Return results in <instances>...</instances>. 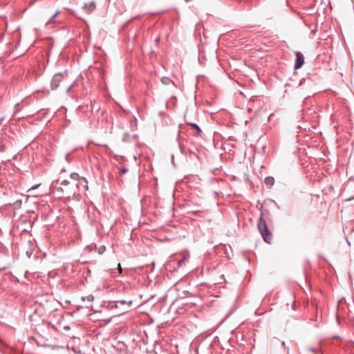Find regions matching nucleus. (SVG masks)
Listing matches in <instances>:
<instances>
[{
	"mask_svg": "<svg viewBox=\"0 0 354 354\" xmlns=\"http://www.w3.org/2000/svg\"><path fill=\"white\" fill-rule=\"evenodd\" d=\"M51 188L60 198L80 201L81 193L88 189V182L85 178L73 173L70 175L69 179L53 180Z\"/></svg>",
	"mask_w": 354,
	"mask_h": 354,
	"instance_id": "obj_1",
	"label": "nucleus"
},
{
	"mask_svg": "<svg viewBox=\"0 0 354 354\" xmlns=\"http://www.w3.org/2000/svg\"><path fill=\"white\" fill-rule=\"evenodd\" d=\"M258 230L261 234L263 240L270 243L272 239V235L270 231L268 230L266 221L263 218L262 215L260 216L258 223Z\"/></svg>",
	"mask_w": 354,
	"mask_h": 354,
	"instance_id": "obj_2",
	"label": "nucleus"
},
{
	"mask_svg": "<svg viewBox=\"0 0 354 354\" xmlns=\"http://www.w3.org/2000/svg\"><path fill=\"white\" fill-rule=\"evenodd\" d=\"M296 59L295 63V69L300 68L304 63V57L301 52H296Z\"/></svg>",
	"mask_w": 354,
	"mask_h": 354,
	"instance_id": "obj_3",
	"label": "nucleus"
},
{
	"mask_svg": "<svg viewBox=\"0 0 354 354\" xmlns=\"http://www.w3.org/2000/svg\"><path fill=\"white\" fill-rule=\"evenodd\" d=\"M63 80V76L62 75V74H55L52 80H51V88L53 90V89H56L59 85V83Z\"/></svg>",
	"mask_w": 354,
	"mask_h": 354,
	"instance_id": "obj_4",
	"label": "nucleus"
},
{
	"mask_svg": "<svg viewBox=\"0 0 354 354\" xmlns=\"http://www.w3.org/2000/svg\"><path fill=\"white\" fill-rule=\"evenodd\" d=\"M95 8V3L93 1H91L88 3H85L84 10L85 12L88 14L91 13Z\"/></svg>",
	"mask_w": 354,
	"mask_h": 354,
	"instance_id": "obj_5",
	"label": "nucleus"
},
{
	"mask_svg": "<svg viewBox=\"0 0 354 354\" xmlns=\"http://www.w3.org/2000/svg\"><path fill=\"white\" fill-rule=\"evenodd\" d=\"M264 182L267 186L271 187L274 184V178L272 176H267L265 178Z\"/></svg>",
	"mask_w": 354,
	"mask_h": 354,
	"instance_id": "obj_6",
	"label": "nucleus"
},
{
	"mask_svg": "<svg viewBox=\"0 0 354 354\" xmlns=\"http://www.w3.org/2000/svg\"><path fill=\"white\" fill-rule=\"evenodd\" d=\"M191 126L194 129L196 130V135L199 136L200 133H201V129H200V127L196 124L194 123L191 124Z\"/></svg>",
	"mask_w": 354,
	"mask_h": 354,
	"instance_id": "obj_7",
	"label": "nucleus"
},
{
	"mask_svg": "<svg viewBox=\"0 0 354 354\" xmlns=\"http://www.w3.org/2000/svg\"><path fill=\"white\" fill-rule=\"evenodd\" d=\"M94 299V297L92 295H89L88 296L82 297V299L83 301H92Z\"/></svg>",
	"mask_w": 354,
	"mask_h": 354,
	"instance_id": "obj_8",
	"label": "nucleus"
},
{
	"mask_svg": "<svg viewBox=\"0 0 354 354\" xmlns=\"http://www.w3.org/2000/svg\"><path fill=\"white\" fill-rule=\"evenodd\" d=\"M59 13V11H57L50 18V19L47 21L46 23V25H49L51 24L52 21L53 19H55Z\"/></svg>",
	"mask_w": 354,
	"mask_h": 354,
	"instance_id": "obj_9",
	"label": "nucleus"
},
{
	"mask_svg": "<svg viewBox=\"0 0 354 354\" xmlns=\"http://www.w3.org/2000/svg\"><path fill=\"white\" fill-rule=\"evenodd\" d=\"M105 249H106L105 246H104V245L100 246L99 248V250H98V253L100 254H102L105 251Z\"/></svg>",
	"mask_w": 354,
	"mask_h": 354,
	"instance_id": "obj_10",
	"label": "nucleus"
},
{
	"mask_svg": "<svg viewBox=\"0 0 354 354\" xmlns=\"http://www.w3.org/2000/svg\"><path fill=\"white\" fill-rule=\"evenodd\" d=\"M117 303H119V304H127V301H126L125 300H119V301H117ZM128 304H129V305H131V304H132V301H128Z\"/></svg>",
	"mask_w": 354,
	"mask_h": 354,
	"instance_id": "obj_11",
	"label": "nucleus"
},
{
	"mask_svg": "<svg viewBox=\"0 0 354 354\" xmlns=\"http://www.w3.org/2000/svg\"><path fill=\"white\" fill-rule=\"evenodd\" d=\"M308 351H311V352H313V353H317V352H318V350H319V349H318L317 348H311V347H309V348H308Z\"/></svg>",
	"mask_w": 354,
	"mask_h": 354,
	"instance_id": "obj_12",
	"label": "nucleus"
},
{
	"mask_svg": "<svg viewBox=\"0 0 354 354\" xmlns=\"http://www.w3.org/2000/svg\"><path fill=\"white\" fill-rule=\"evenodd\" d=\"M127 172V169H125L124 167L120 169V173L121 174H125Z\"/></svg>",
	"mask_w": 354,
	"mask_h": 354,
	"instance_id": "obj_13",
	"label": "nucleus"
},
{
	"mask_svg": "<svg viewBox=\"0 0 354 354\" xmlns=\"http://www.w3.org/2000/svg\"><path fill=\"white\" fill-rule=\"evenodd\" d=\"M63 329H64V330H68L70 329V326H69L68 325L64 326L63 327Z\"/></svg>",
	"mask_w": 354,
	"mask_h": 354,
	"instance_id": "obj_14",
	"label": "nucleus"
},
{
	"mask_svg": "<svg viewBox=\"0 0 354 354\" xmlns=\"http://www.w3.org/2000/svg\"><path fill=\"white\" fill-rule=\"evenodd\" d=\"M118 269H119V270H120V272H121V271H122V268H121L120 264V263H118Z\"/></svg>",
	"mask_w": 354,
	"mask_h": 354,
	"instance_id": "obj_15",
	"label": "nucleus"
},
{
	"mask_svg": "<svg viewBox=\"0 0 354 354\" xmlns=\"http://www.w3.org/2000/svg\"><path fill=\"white\" fill-rule=\"evenodd\" d=\"M38 186H39V185H35V186L32 187H31V189H30V190H31V189H36Z\"/></svg>",
	"mask_w": 354,
	"mask_h": 354,
	"instance_id": "obj_16",
	"label": "nucleus"
},
{
	"mask_svg": "<svg viewBox=\"0 0 354 354\" xmlns=\"http://www.w3.org/2000/svg\"><path fill=\"white\" fill-rule=\"evenodd\" d=\"M186 3L191 1L192 0H184Z\"/></svg>",
	"mask_w": 354,
	"mask_h": 354,
	"instance_id": "obj_17",
	"label": "nucleus"
}]
</instances>
